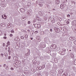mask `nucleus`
<instances>
[{
    "mask_svg": "<svg viewBox=\"0 0 76 76\" xmlns=\"http://www.w3.org/2000/svg\"><path fill=\"white\" fill-rule=\"evenodd\" d=\"M67 17H68V18H69L70 17V15H67Z\"/></svg>",
    "mask_w": 76,
    "mask_h": 76,
    "instance_id": "a18cd8bd",
    "label": "nucleus"
},
{
    "mask_svg": "<svg viewBox=\"0 0 76 76\" xmlns=\"http://www.w3.org/2000/svg\"><path fill=\"white\" fill-rule=\"evenodd\" d=\"M54 20V18H51V20Z\"/></svg>",
    "mask_w": 76,
    "mask_h": 76,
    "instance_id": "603ef678",
    "label": "nucleus"
},
{
    "mask_svg": "<svg viewBox=\"0 0 76 76\" xmlns=\"http://www.w3.org/2000/svg\"><path fill=\"white\" fill-rule=\"evenodd\" d=\"M51 22L52 23H54V20H51Z\"/></svg>",
    "mask_w": 76,
    "mask_h": 76,
    "instance_id": "c9c22d12",
    "label": "nucleus"
},
{
    "mask_svg": "<svg viewBox=\"0 0 76 76\" xmlns=\"http://www.w3.org/2000/svg\"><path fill=\"white\" fill-rule=\"evenodd\" d=\"M34 26L36 28H39L41 27V25L39 24H36L34 25Z\"/></svg>",
    "mask_w": 76,
    "mask_h": 76,
    "instance_id": "7ed1b4c3",
    "label": "nucleus"
},
{
    "mask_svg": "<svg viewBox=\"0 0 76 76\" xmlns=\"http://www.w3.org/2000/svg\"><path fill=\"white\" fill-rule=\"evenodd\" d=\"M64 52L63 51H61V54L62 55H64Z\"/></svg>",
    "mask_w": 76,
    "mask_h": 76,
    "instance_id": "aec40b11",
    "label": "nucleus"
},
{
    "mask_svg": "<svg viewBox=\"0 0 76 76\" xmlns=\"http://www.w3.org/2000/svg\"><path fill=\"white\" fill-rule=\"evenodd\" d=\"M8 52H9V53H11V52H10V50H8Z\"/></svg>",
    "mask_w": 76,
    "mask_h": 76,
    "instance_id": "0e129e2a",
    "label": "nucleus"
},
{
    "mask_svg": "<svg viewBox=\"0 0 76 76\" xmlns=\"http://www.w3.org/2000/svg\"><path fill=\"white\" fill-rule=\"evenodd\" d=\"M55 4H58L60 3V0H55Z\"/></svg>",
    "mask_w": 76,
    "mask_h": 76,
    "instance_id": "20e7f679",
    "label": "nucleus"
},
{
    "mask_svg": "<svg viewBox=\"0 0 76 76\" xmlns=\"http://www.w3.org/2000/svg\"><path fill=\"white\" fill-rule=\"evenodd\" d=\"M25 61L24 60H23V61H22V63L23 64H25Z\"/></svg>",
    "mask_w": 76,
    "mask_h": 76,
    "instance_id": "393cba45",
    "label": "nucleus"
},
{
    "mask_svg": "<svg viewBox=\"0 0 76 76\" xmlns=\"http://www.w3.org/2000/svg\"><path fill=\"white\" fill-rule=\"evenodd\" d=\"M4 56L5 57H7V53H5L4 54Z\"/></svg>",
    "mask_w": 76,
    "mask_h": 76,
    "instance_id": "a878e982",
    "label": "nucleus"
},
{
    "mask_svg": "<svg viewBox=\"0 0 76 76\" xmlns=\"http://www.w3.org/2000/svg\"><path fill=\"white\" fill-rule=\"evenodd\" d=\"M59 71L60 72H61L62 73H63L64 72L63 70L61 69Z\"/></svg>",
    "mask_w": 76,
    "mask_h": 76,
    "instance_id": "f704fd0d",
    "label": "nucleus"
},
{
    "mask_svg": "<svg viewBox=\"0 0 76 76\" xmlns=\"http://www.w3.org/2000/svg\"><path fill=\"white\" fill-rule=\"evenodd\" d=\"M31 70L32 72H35V70H34V69H32Z\"/></svg>",
    "mask_w": 76,
    "mask_h": 76,
    "instance_id": "7c9ffc66",
    "label": "nucleus"
},
{
    "mask_svg": "<svg viewBox=\"0 0 76 76\" xmlns=\"http://www.w3.org/2000/svg\"><path fill=\"white\" fill-rule=\"evenodd\" d=\"M64 3H67V0H65V1L64 2Z\"/></svg>",
    "mask_w": 76,
    "mask_h": 76,
    "instance_id": "a19ab883",
    "label": "nucleus"
},
{
    "mask_svg": "<svg viewBox=\"0 0 76 76\" xmlns=\"http://www.w3.org/2000/svg\"><path fill=\"white\" fill-rule=\"evenodd\" d=\"M75 39H76V38L75 37H72V41H73V40H75Z\"/></svg>",
    "mask_w": 76,
    "mask_h": 76,
    "instance_id": "e433bc0d",
    "label": "nucleus"
},
{
    "mask_svg": "<svg viewBox=\"0 0 76 76\" xmlns=\"http://www.w3.org/2000/svg\"><path fill=\"white\" fill-rule=\"evenodd\" d=\"M37 40H38V41H40V39H39V38H40V37L39 36H37Z\"/></svg>",
    "mask_w": 76,
    "mask_h": 76,
    "instance_id": "2eb2a0df",
    "label": "nucleus"
},
{
    "mask_svg": "<svg viewBox=\"0 0 76 76\" xmlns=\"http://www.w3.org/2000/svg\"><path fill=\"white\" fill-rule=\"evenodd\" d=\"M27 14L28 16H30L31 15V11H28L27 12Z\"/></svg>",
    "mask_w": 76,
    "mask_h": 76,
    "instance_id": "423d86ee",
    "label": "nucleus"
},
{
    "mask_svg": "<svg viewBox=\"0 0 76 76\" xmlns=\"http://www.w3.org/2000/svg\"><path fill=\"white\" fill-rule=\"evenodd\" d=\"M37 20H38V21H40V20H41V19L39 18H39H38V19H37Z\"/></svg>",
    "mask_w": 76,
    "mask_h": 76,
    "instance_id": "2f4dec72",
    "label": "nucleus"
},
{
    "mask_svg": "<svg viewBox=\"0 0 76 76\" xmlns=\"http://www.w3.org/2000/svg\"><path fill=\"white\" fill-rule=\"evenodd\" d=\"M64 4H61L60 5V8L61 9H64Z\"/></svg>",
    "mask_w": 76,
    "mask_h": 76,
    "instance_id": "39448f33",
    "label": "nucleus"
},
{
    "mask_svg": "<svg viewBox=\"0 0 76 76\" xmlns=\"http://www.w3.org/2000/svg\"><path fill=\"white\" fill-rule=\"evenodd\" d=\"M24 43H22L20 50H23V48H24Z\"/></svg>",
    "mask_w": 76,
    "mask_h": 76,
    "instance_id": "0eeeda50",
    "label": "nucleus"
},
{
    "mask_svg": "<svg viewBox=\"0 0 76 76\" xmlns=\"http://www.w3.org/2000/svg\"><path fill=\"white\" fill-rule=\"evenodd\" d=\"M40 34L41 35H44V31H41Z\"/></svg>",
    "mask_w": 76,
    "mask_h": 76,
    "instance_id": "4be33fe9",
    "label": "nucleus"
},
{
    "mask_svg": "<svg viewBox=\"0 0 76 76\" xmlns=\"http://www.w3.org/2000/svg\"><path fill=\"white\" fill-rule=\"evenodd\" d=\"M38 31H35L34 32V33L35 34H37V33H38Z\"/></svg>",
    "mask_w": 76,
    "mask_h": 76,
    "instance_id": "de8ad7c7",
    "label": "nucleus"
},
{
    "mask_svg": "<svg viewBox=\"0 0 76 76\" xmlns=\"http://www.w3.org/2000/svg\"><path fill=\"white\" fill-rule=\"evenodd\" d=\"M75 2H71V4H75Z\"/></svg>",
    "mask_w": 76,
    "mask_h": 76,
    "instance_id": "473e14b6",
    "label": "nucleus"
},
{
    "mask_svg": "<svg viewBox=\"0 0 76 76\" xmlns=\"http://www.w3.org/2000/svg\"><path fill=\"white\" fill-rule=\"evenodd\" d=\"M27 5L28 7L30 6L31 5V3L28 2V3Z\"/></svg>",
    "mask_w": 76,
    "mask_h": 76,
    "instance_id": "a211bd4d",
    "label": "nucleus"
},
{
    "mask_svg": "<svg viewBox=\"0 0 76 76\" xmlns=\"http://www.w3.org/2000/svg\"><path fill=\"white\" fill-rule=\"evenodd\" d=\"M25 37L26 38H27L28 37V36L27 34H25Z\"/></svg>",
    "mask_w": 76,
    "mask_h": 76,
    "instance_id": "b1692460",
    "label": "nucleus"
},
{
    "mask_svg": "<svg viewBox=\"0 0 76 76\" xmlns=\"http://www.w3.org/2000/svg\"><path fill=\"white\" fill-rule=\"evenodd\" d=\"M25 10V9L23 8H21L20 10V12H24Z\"/></svg>",
    "mask_w": 76,
    "mask_h": 76,
    "instance_id": "1a4fd4ad",
    "label": "nucleus"
},
{
    "mask_svg": "<svg viewBox=\"0 0 76 76\" xmlns=\"http://www.w3.org/2000/svg\"><path fill=\"white\" fill-rule=\"evenodd\" d=\"M8 50H10V47H8Z\"/></svg>",
    "mask_w": 76,
    "mask_h": 76,
    "instance_id": "338daca9",
    "label": "nucleus"
},
{
    "mask_svg": "<svg viewBox=\"0 0 76 76\" xmlns=\"http://www.w3.org/2000/svg\"><path fill=\"white\" fill-rule=\"evenodd\" d=\"M1 7H4V4H1Z\"/></svg>",
    "mask_w": 76,
    "mask_h": 76,
    "instance_id": "c756f323",
    "label": "nucleus"
},
{
    "mask_svg": "<svg viewBox=\"0 0 76 76\" xmlns=\"http://www.w3.org/2000/svg\"><path fill=\"white\" fill-rule=\"evenodd\" d=\"M39 5L40 7H42L43 6V3H40L39 4Z\"/></svg>",
    "mask_w": 76,
    "mask_h": 76,
    "instance_id": "ddd939ff",
    "label": "nucleus"
},
{
    "mask_svg": "<svg viewBox=\"0 0 76 76\" xmlns=\"http://www.w3.org/2000/svg\"><path fill=\"white\" fill-rule=\"evenodd\" d=\"M7 44L8 45H10V43H9V42H8Z\"/></svg>",
    "mask_w": 76,
    "mask_h": 76,
    "instance_id": "ea45409f",
    "label": "nucleus"
},
{
    "mask_svg": "<svg viewBox=\"0 0 76 76\" xmlns=\"http://www.w3.org/2000/svg\"><path fill=\"white\" fill-rule=\"evenodd\" d=\"M66 23H67L68 24L69 23V21H67L66 22Z\"/></svg>",
    "mask_w": 76,
    "mask_h": 76,
    "instance_id": "e2e57ef3",
    "label": "nucleus"
},
{
    "mask_svg": "<svg viewBox=\"0 0 76 76\" xmlns=\"http://www.w3.org/2000/svg\"><path fill=\"white\" fill-rule=\"evenodd\" d=\"M3 54H1V56H2V57H3L4 56H3Z\"/></svg>",
    "mask_w": 76,
    "mask_h": 76,
    "instance_id": "8fccbe9b",
    "label": "nucleus"
},
{
    "mask_svg": "<svg viewBox=\"0 0 76 76\" xmlns=\"http://www.w3.org/2000/svg\"><path fill=\"white\" fill-rule=\"evenodd\" d=\"M13 2H15L16 1V0H12Z\"/></svg>",
    "mask_w": 76,
    "mask_h": 76,
    "instance_id": "680f3d73",
    "label": "nucleus"
},
{
    "mask_svg": "<svg viewBox=\"0 0 76 76\" xmlns=\"http://www.w3.org/2000/svg\"><path fill=\"white\" fill-rule=\"evenodd\" d=\"M7 26L9 27V28H10V27H11V26H12V24L11 23H8L7 24Z\"/></svg>",
    "mask_w": 76,
    "mask_h": 76,
    "instance_id": "9d476101",
    "label": "nucleus"
},
{
    "mask_svg": "<svg viewBox=\"0 0 76 76\" xmlns=\"http://www.w3.org/2000/svg\"><path fill=\"white\" fill-rule=\"evenodd\" d=\"M5 66H6V64H4L3 65V67H5Z\"/></svg>",
    "mask_w": 76,
    "mask_h": 76,
    "instance_id": "052dcab7",
    "label": "nucleus"
},
{
    "mask_svg": "<svg viewBox=\"0 0 76 76\" xmlns=\"http://www.w3.org/2000/svg\"><path fill=\"white\" fill-rule=\"evenodd\" d=\"M56 30L57 31V32H58L60 31V29L59 28H57L56 29Z\"/></svg>",
    "mask_w": 76,
    "mask_h": 76,
    "instance_id": "c85d7f7f",
    "label": "nucleus"
},
{
    "mask_svg": "<svg viewBox=\"0 0 76 76\" xmlns=\"http://www.w3.org/2000/svg\"><path fill=\"white\" fill-rule=\"evenodd\" d=\"M6 15H2V18H3V19H5L6 18Z\"/></svg>",
    "mask_w": 76,
    "mask_h": 76,
    "instance_id": "dca6fc26",
    "label": "nucleus"
},
{
    "mask_svg": "<svg viewBox=\"0 0 76 76\" xmlns=\"http://www.w3.org/2000/svg\"><path fill=\"white\" fill-rule=\"evenodd\" d=\"M10 37H12V36H13V35L12 34H10Z\"/></svg>",
    "mask_w": 76,
    "mask_h": 76,
    "instance_id": "13d9d810",
    "label": "nucleus"
},
{
    "mask_svg": "<svg viewBox=\"0 0 76 76\" xmlns=\"http://www.w3.org/2000/svg\"><path fill=\"white\" fill-rule=\"evenodd\" d=\"M2 34V32H1V30H0V35H1Z\"/></svg>",
    "mask_w": 76,
    "mask_h": 76,
    "instance_id": "c03bdc74",
    "label": "nucleus"
},
{
    "mask_svg": "<svg viewBox=\"0 0 76 76\" xmlns=\"http://www.w3.org/2000/svg\"><path fill=\"white\" fill-rule=\"evenodd\" d=\"M40 47L41 48H45V45L43 44V42H42L40 43Z\"/></svg>",
    "mask_w": 76,
    "mask_h": 76,
    "instance_id": "f03ea898",
    "label": "nucleus"
},
{
    "mask_svg": "<svg viewBox=\"0 0 76 76\" xmlns=\"http://www.w3.org/2000/svg\"><path fill=\"white\" fill-rule=\"evenodd\" d=\"M72 25H76V20H74L73 22H72Z\"/></svg>",
    "mask_w": 76,
    "mask_h": 76,
    "instance_id": "6e6552de",
    "label": "nucleus"
},
{
    "mask_svg": "<svg viewBox=\"0 0 76 76\" xmlns=\"http://www.w3.org/2000/svg\"><path fill=\"white\" fill-rule=\"evenodd\" d=\"M10 58H11V56H9L8 57V59L10 60Z\"/></svg>",
    "mask_w": 76,
    "mask_h": 76,
    "instance_id": "79ce46f5",
    "label": "nucleus"
},
{
    "mask_svg": "<svg viewBox=\"0 0 76 76\" xmlns=\"http://www.w3.org/2000/svg\"><path fill=\"white\" fill-rule=\"evenodd\" d=\"M39 15H40V16H43V14L42 13V12H39Z\"/></svg>",
    "mask_w": 76,
    "mask_h": 76,
    "instance_id": "4468645a",
    "label": "nucleus"
},
{
    "mask_svg": "<svg viewBox=\"0 0 76 76\" xmlns=\"http://www.w3.org/2000/svg\"><path fill=\"white\" fill-rule=\"evenodd\" d=\"M11 53H13V49L12 48L11 49Z\"/></svg>",
    "mask_w": 76,
    "mask_h": 76,
    "instance_id": "4c0bfd02",
    "label": "nucleus"
},
{
    "mask_svg": "<svg viewBox=\"0 0 76 76\" xmlns=\"http://www.w3.org/2000/svg\"><path fill=\"white\" fill-rule=\"evenodd\" d=\"M22 31L23 32H25L26 31V30H22Z\"/></svg>",
    "mask_w": 76,
    "mask_h": 76,
    "instance_id": "09e8293b",
    "label": "nucleus"
},
{
    "mask_svg": "<svg viewBox=\"0 0 76 76\" xmlns=\"http://www.w3.org/2000/svg\"><path fill=\"white\" fill-rule=\"evenodd\" d=\"M11 32H12V33H14V31H11Z\"/></svg>",
    "mask_w": 76,
    "mask_h": 76,
    "instance_id": "6e6d98bb",
    "label": "nucleus"
},
{
    "mask_svg": "<svg viewBox=\"0 0 76 76\" xmlns=\"http://www.w3.org/2000/svg\"><path fill=\"white\" fill-rule=\"evenodd\" d=\"M50 48H51V49H52V50L54 49H56V48H57V45L54 44L53 45L51 46Z\"/></svg>",
    "mask_w": 76,
    "mask_h": 76,
    "instance_id": "f257e3e1",
    "label": "nucleus"
},
{
    "mask_svg": "<svg viewBox=\"0 0 76 76\" xmlns=\"http://www.w3.org/2000/svg\"><path fill=\"white\" fill-rule=\"evenodd\" d=\"M7 38V37H4L3 38L4 39H6Z\"/></svg>",
    "mask_w": 76,
    "mask_h": 76,
    "instance_id": "864d4df0",
    "label": "nucleus"
},
{
    "mask_svg": "<svg viewBox=\"0 0 76 76\" xmlns=\"http://www.w3.org/2000/svg\"><path fill=\"white\" fill-rule=\"evenodd\" d=\"M1 26H3V27H4V26H5V23H2L1 24Z\"/></svg>",
    "mask_w": 76,
    "mask_h": 76,
    "instance_id": "9b49d317",
    "label": "nucleus"
},
{
    "mask_svg": "<svg viewBox=\"0 0 76 76\" xmlns=\"http://www.w3.org/2000/svg\"><path fill=\"white\" fill-rule=\"evenodd\" d=\"M10 70H13L14 69L13 68H10Z\"/></svg>",
    "mask_w": 76,
    "mask_h": 76,
    "instance_id": "49530a36",
    "label": "nucleus"
},
{
    "mask_svg": "<svg viewBox=\"0 0 76 76\" xmlns=\"http://www.w3.org/2000/svg\"><path fill=\"white\" fill-rule=\"evenodd\" d=\"M62 50H63V51H66V49H62Z\"/></svg>",
    "mask_w": 76,
    "mask_h": 76,
    "instance_id": "4d7b16f0",
    "label": "nucleus"
},
{
    "mask_svg": "<svg viewBox=\"0 0 76 76\" xmlns=\"http://www.w3.org/2000/svg\"><path fill=\"white\" fill-rule=\"evenodd\" d=\"M5 50H7V48H5Z\"/></svg>",
    "mask_w": 76,
    "mask_h": 76,
    "instance_id": "774afa93",
    "label": "nucleus"
},
{
    "mask_svg": "<svg viewBox=\"0 0 76 76\" xmlns=\"http://www.w3.org/2000/svg\"><path fill=\"white\" fill-rule=\"evenodd\" d=\"M72 37H71L69 38V40H70V41H73L72 39Z\"/></svg>",
    "mask_w": 76,
    "mask_h": 76,
    "instance_id": "6ab92c4d",
    "label": "nucleus"
},
{
    "mask_svg": "<svg viewBox=\"0 0 76 76\" xmlns=\"http://www.w3.org/2000/svg\"><path fill=\"white\" fill-rule=\"evenodd\" d=\"M33 62H34V63H37V61H36L35 60H34Z\"/></svg>",
    "mask_w": 76,
    "mask_h": 76,
    "instance_id": "5701e85b",
    "label": "nucleus"
},
{
    "mask_svg": "<svg viewBox=\"0 0 76 76\" xmlns=\"http://www.w3.org/2000/svg\"><path fill=\"white\" fill-rule=\"evenodd\" d=\"M52 31L53 30L52 29H50V31Z\"/></svg>",
    "mask_w": 76,
    "mask_h": 76,
    "instance_id": "69168bd1",
    "label": "nucleus"
},
{
    "mask_svg": "<svg viewBox=\"0 0 76 76\" xmlns=\"http://www.w3.org/2000/svg\"><path fill=\"white\" fill-rule=\"evenodd\" d=\"M45 65H43L42 66V69H44V68H45Z\"/></svg>",
    "mask_w": 76,
    "mask_h": 76,
    "instance_id": "412c9836",
    "label": "nucleus"
},
{
    "mask_svg": "<svg viewBox=\"0 0 76 76\" xmlns=\"http://www.w3.org/2000/svg\"><path fill=\"white\" fill-rule=\"evenodd\" d=\"M72 29H73L74 31L75 32H76V27H75L74 28V29H73V28H74L73 26H72Z\"/></svg>",
    "mask_w": 76,
    "mask_h": 76,
    "instance_id": "f8f14e48",
    "label": "nucleus"
},
{
    "mask_svg": "<svg viewBox=\"0 0 76 76\" xmlns=\"http://www.w3.org/2000/svg\"><path fill=\"white\" fill-rule=\"evenodd\" d=\"M5 46V44L3 43V47H4Z\"/></svg>",
    "mask_w": 76,
    "mask_h": 76,
    "instance_id": "bf43d9fd",
    "label": "nucleus"
},
{
    "mask_svg": "<svg viewBox=\"0 0 76 76\" xmlns=\"http://www.w3.org/2000/svg\"><path fill=\"white\" fill-rule=\"evenodd\" d=\"M6 69H7V70H8L9 69V68H8V66H6Z\"/></svg>",
    "mask_w": 76,
    "mask_h": 76,
    "instance_id": "58836bf2",
    "label": "nucleus"
},
{
    "mask_svg": "<svg viewBox=\"0 0 76 76\" xmlns=\"http://www.w3.org/2000/svg\"><path fill=\"white\" fill-rule=\"evenodd\" d=\"M28 24H30V23H31V22H30V21H28Z\"/></svg>",
    "mask_w": 76,
    "mask_h": 76,
    "instance_id": "5fc2aeb1",
    "label": "nucleus"
},
{
    "mask_svg": "<svg viewBox=\"0 0 76 76\" xmlns=\"http://www.w3.org/2000/svg\"><path fill=\"white\" fill-rule=\"evenodd\" d=\"M36 19H34V23H35V22H36Z\"/></svg>",
    "mask_w": 76,
    "mask_h": 76,
    "instance_id": "37998d69",
    "label": "nucleus"
},
{
    "mask_svg": "<svg viewBox=\"0 0 76 76\" xmlns=\"http://www.w3.org/2000/svg\"><path fill=\"white\" fill-rule=\"evenodd\" d=\"M34 33L33 31L32 32H30L31 35L32 36L34 35H33V34H34Z\"/></svg>",
    "mask_w": 76,
    "mask_h": 76,
    "instance_id": "cd10ccee",
    "label": "nucleus"
},
{
    "mask_svg": "<svg viewBox=\"0 0 76 76\" xmlns=\"http://www.w3.org/2000/svg\"><path fill=\"white\" fill-rule=\"evenodd\" d=\"M38 76H41V74L39 73L37 74Z\"/></svg>",
    "mask_w": 76,
    "mask_h": 76,
    "instance_id": "72a5a7b5",
    "label": "nucleus"
},
{
    "mask_svg": "<svg viewBox=\"0 0 76 76\" xmlns=\"http://www.w3.org/2000/svg\"><path fill=\"white\" fill-rule=\"evenodd\" d=\"M20 38L21 39H23V36H21Z\"/></svg>",
    "mask_w": 76,
    "mask_h": 76,
    "instance_id": "3c124183",
    "label": "nucleus"
},
{
    "mask_svg": "<svg viewBox=\"0 0 76 76\" xmlns=\"http://www.w3.org/2000/svg\"><path fill=\"white\" fill-rule=\"evenodd\" d=\"M63 76H67V73H65L63 75Z\"/></svg>",
    "mask_w": 76,
    "mask_h": 76,
    "instance_id": "f3484780",
    "label": "nucleus"
},
{
    "mask_svg": "<svg viewBox=\"0 0 76 76\" xmlns=\"http://www.w3.org/2000/svg\"><path fill=\"white\" fill-rule=\"evenodd\" d=\"M36 18L37 19H39V16L38 15H36Z\"/></svg>",
    "mask_w": 76,
    "mask_h": 76,
    "instance_id": "bb28decb",
    "label": "nucleus"
}]
</instances>
